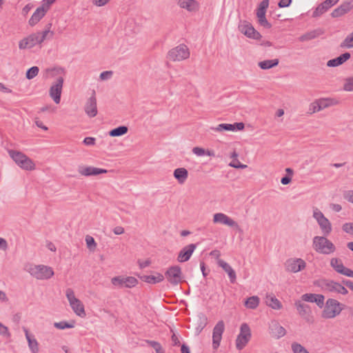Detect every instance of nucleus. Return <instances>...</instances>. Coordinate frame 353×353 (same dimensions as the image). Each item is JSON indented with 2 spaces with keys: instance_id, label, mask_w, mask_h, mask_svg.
<instances>
[{
  "instance_id": "1",
  "label": "nucleus",
  "mask_w": 353,
  "mask_h": 353,
  "mask_svg": "<svg viewBox=\"0 0 353 353\" xmlns=\"http://www.w3.org/2000/svg\"><path fill=\"white\" fill-rule=\"evenodd\" d=\"M313 249L318 253L328 255L335 252L336 247L327 236H316L312 239Z\"/></svg>"
},
{
  "instance_id": "2",
  "label": "nucleus",
  "mask_w": 353,
  "mask_h": 353,
  "mask_svg": "<svg viewBox=\"0 0 353 353\" xmlns=\"http://www.w3.org/2000/svg\"><path fill=\"white\" fill-rule=\"evenodd\" d=\"M48 31L37 32L30 34L28 37L21 39L19 43V48L21 50L32 48L37 44H41L47 39Z\"/></svg>"
},
{
  "instance_id": "3",
  "label": "nucleus",
  "mask_w": 353,
  "mask_h": 353,
  "mask_svg": "<svg viewBox=\"0 0 353 353\" xmlns=\"http://www.w3.org/2000/svg\"><path fill=\"white\" fill-rule=\"evenodd\" d=\"M8 154L12 159L22 169L26 170H33L35 164L28 157L21 152L9 150Z\"/></svg>"
},
{
  "instance_id": "4",
  "label": "nucleus",
  "mask_w": 353,
  "mask_h": 353,
  "mask_svg": "<svg viewBox=\"0 0 353 353\" xmlns=\"http://www.w3.org/2000/svg\"><path fill=\"white\" fill-rule=\"evenodd\" d=\"M343 304L334 299H328L322 312L323 319H334L343 310Z\"/></svg>"
},
{
  "instance_id": "5",
  "label": "nucleus",
  "mask_w": 353,
  "mask_h": 353,
  "mask_svg": "<svg viewBox=\"0 0 353 353\" xmlns=\"http://www.w3.org/2000/svg\"><path fill=\"white\" fill-rule=\"evenodd\" d=\"M27 271L31 276L40 280L48 279L54 275L52 268L44 265H30Z\"/></svg>"
},
{
  "instance_id": "6",
  "label": "nucleus",
  "mask_w": 353,
  "mask_h": 353,
  "mask_svg": "<svg viewBox=\"0 0 353 353\" xmlns=\"http://www.w3.org/2000/svg\"><path fill=\"white\" fill-rule=\"evenodd\" d=\"M318 286L325 291L336 292L343 295L348 293L347 290L340 283L332 280L321 279L318 281Z\"/></svg>"
},
{
  "instance_id": "7",
  "label": "nucleus",
  "mask_w": 353,
  "mask_h": 353,
  "mask_svg": "<svg viewBox=\"0 0 353 353\" xmlns=\"http://www.w3.org/2000/svg\"><path fill=\"white\" fill-rule=\"evenodd\" d=\"M65 295L74 312L77 316L81 317L85 316V312L84 305L79 299L76 298L73 290L68 288L65 292Z\"/></svg>"
},
{
  "instance_id": "8",
  "label": "nucleus",
  "mask_w": 353,
  "mask_h": 353,
  "mask_svg": "<svg viewBox=\"0 0 353 353\" xmlns=\"http://www.w3.org/2000/svg\"><path fill=\"white\" fill-rule=\"evenodd\" d=\"M252 336L251 330L249 325L244 323L241 325L240 333L236 339V347L239 350L243 349L250 341Z\"/></svg>"
},
{
  "instance_id": "9",
  "label": "nucleus",
  "mask_w": 353,
  "mask_h": 353,
  "mask_svg": "<svg viewBox=\"0 0 353 353\" xmlns=\"http://www.w3.org/2000/svg\"><path fill=\"white\" fill-rule=\"evenodd\" d=\"M189 57V49L184 44H181L168 52V57L173 61H180L188 59Z\"/></svg>"
},
{
  "instance_id": "10",
  "label": "nucleus",
  "mask_w": 353,
  "mask_h": 353,
  "mask_svg": "<svg viewBox=\"0 0 353 353\" xmlns=\"http://www.w3.org/2000/svg\"><path fill=\"white\" fill-rule=\"evenodd\" d=\"M313 217L316 220L324 236H328L332 232V224L323 214L316 209L314 210Z\"/></svg>"
},
{
  "instance_id": "11",
  "label": "nucleus",
  "mask_w": 353,
  "mask_h": 353,
  "mask_svg": "<svg viewBox=\"0 0 353 353\" xmlns=\"http://www.w3.org/2000/svg\"><path fill=\"white\" fill-rule=\"evenodd\" d=\"M165 276L172 285H177L183 279L181 268L179 265L170 267L165 272Z\"/></svg>"
},
{
  "instance_id": "12",
  "label": "nucleus",
  "mask_w": 353,
  "mask_h": 353,
  "mask_svg": "<svg viewBox=\"0 0 353 353\" xmlns=\"http://www.w3.org/2000/svg\"><path fill=\"white\" fill-rule=\"evenodd\" d=\"M239 30L242 34L250 39L259 40L261 38V34L254 28L250 23L246 21L240 23Z\"/></svg>"
},
{
  "instance_id": "13",
  "label": "nucleus",
  "mask_w": 353,
  "mask_h": 353,
  "mask_svg": "<svg viewBox=\"0 0 353 353\" xmlns=\"http://www.w3.org/2000/svg\"><path fill=\"white\" fill-rule=\"evenodd\" d=\"M112 283L119 288H131L134 287L137 283L138 281L133 276L124 277L122 276H114L111 280Z\"/></svg>"
},
{
  "instance_id": "14",
  "label": "nucleus",
  "mask_w": 353,
  "mask_h": 353,
  "mask_svg": "<svg viewBox=\"0 0 353 353\" xmlns=\"http://www.w3.org/2000/svg\"><path fill=\"white\" fill-rule=\"evenodd\" d=\"M305 267L306 263L302 259H289L285 263V270L290 272H299Z\"/></svg>"
},
{
  "instance_id": "15",
  "label": "nucleus",
  "mask_w": 353,
  "mask_h": 353,
  "mask_svg": "<svg viewBox=\"0 0 353 353\" xmlns=\"http://www.w3.org/2000/svg\"><path fill=\"white\" fill-rule=\"evenodd\" d=\"M63 78L59 77L50 88V96L55 103L59 104L61 101V95L63 84Z\"/></svg>"
},
{
  "instance_id": "16",
  "label": "nucleus",
  "mask_w": 353,
  "mask_h": 353,
  "mask_svg": "<svg viewBox=\"0 0 353 353\" xmlns=\"http://www.w3.org/2000/svg\"><path fill=\"white\" fill-rule=\"evenodd\" d=\"M225 330V324L223 321H219L214 327L212 332V346L214 349H217L220 345L222 339V334Z\"/></svg>"
},
{
  "instance_id": "17",
  "label": "nucleus",
  "mask_w": 353,
  "mask_h": 353,
  "mask_svg": "<svg viewBox=\"0 0 353 353\" xmlns=\"http://www.w3.org/2000/svg\"><path fill=\"white\" fill-rule=\"evenodd\" d=\"M84 110L90 118L94 117L97 114V99L94 90H93L92 96L87 100L84 106Z\"/></svg>"
},
{
  "instance_id": "18",
  "label": "nucleus",
  "mask_w": 353,
  "mask_h": 353,
  "mask_svg": "<svg viewBox=\"0 0 353 353\" xmlns=\"http://www.w3.org/2000/svg\"><path fill=\"white\" fill-rule=\"evenodd\" d=\"M196 248V244L191 243L181 249L179 252L177 257V261L180 263L188 261L195 249Z\"/></svg>"
},
{
  "instance_id": "19",
  "label": "nucleus",
  "mask_w": 353,
  "mask_h": 353,
  "mask_svg": "<svg viewBox=\"0 0 353 353\" xmlns=\"http://www.w3.org/2000/svg\"><path fill=\"white\" fill-rule=\"evenodd\" d=\"M301 299L303 301L316 303L320 308H322L324 305L325 296L323 294L306 293L302 295Z\"/></svg>"
},
{
  "instance_id": "20",
  "label": "nucleus",
  "mask_w": 353,
  "mask_h": 353,
  "mask_svg": "<svg viewBox=\"0 0 353 353\" xmlns=\"http://www.w3.org/2000/svg\"><path fill=\"white\" fill-rule=\"evenodd\" d=\"M49 10L43 6L37 8L29 19L28 23L30 26H34L46 15Z\"/></svg>"
},
{
  "instance_id": "21",
  "label": "nucleus",
  "mask_w": 353,
  "mask_h": 353,
  "mask_svg": "<svg viewBox=\"0 0 353 353\" xmlns=\"http://www.w3.org/2000/svg\"><path fill=\"white\" fill-rule=\"evenodd\" d=\"M213 221L214 223H222L230 227H239L236 221H234L233 219L228 216L226 214L221 212L216 213L214 214Z\"/></svg>"
},
{
  "instance_id": "22",
  "label": "nucleus",
  "mask_w": 353,
  "mask_h": 353,
  "mask_svg": "<svg viewBox=\"0 0 353 353\" xmlns=\"http://www.w3.org/2000/svg\"><path fill=\"white\" fill-rule=\"evenodd\" d=\"M79 172L81 175L88 176H96L100 174H105L108 172V170L105 169L88 166L79 168Z\"/></svg>"
},
{
  "instance_id": "23",
  "label": "nucleus",
  "mask_w": 353,
  "mask_h": 353,
  "mask_svg": "<svg viewBox=\"0 0 353 353\" xmlns=\"http://www.w3.org/2000/svg\"><path fill=\"white\" fill-rule=\"evenodd\" d=\"M352 8L351 2L346 1L343 3L341 6L335 8L331 13L333 18H336L344 15L347 13Z\"/></svg>"
},
{
  "instance_id": "24",
  "label": "nucleus",
  "mask_w": 353,
  "mask_h": 353,
  "mask_svg": "<svg viewBox=\"0 0 353 353\" xmlns=\"http://www.w3.org/2000/svg\"><path fill=\"white\" fill-rule=\"evenodd\" d=\"M217 263L228 274L230 283H234L236 280V275L233 268L227 262L222 259H219Z\"/></svg>"
},
{
  "instance_id": "25",
  "label": "nucleus",
  "mask_w": 353,
  "mask_h": 353,
  "mask_svg": "<svg viewBox=\"0 0 353 353\" xmlns=\"http://www.w3.org/2000/svg\"><path fill=\"white\" fill-rule=\"evenodd\" d=\"M351 54L350 52H345L336 58L329 60L327 62V66L330 68L337 67L342 65L349 59H350Z\"/></svg>"
},
{
  "instance_id": "26",
  "label": "nucleus",
  "mask_w": 353,
  "mask_h": 353,
  "mask_svg": "<svg viewBox=\"0 0 353 353\" xmlns=\"http://www.w3.org/2000/svg\"><path fill=\"white\" fill-rule=\"evenodd\" d=\"M23 330L25 332L26 338L27 339L28 347L32 353H38L39 352V343L34 338L33 336H31L29 333L28 328L26 327H23Z\"/></svg>"
},
{
  "instance_id": "27",
  "label": "nucleus",
  "mask_w": 353,
  "mask_h": 353,
  "mask_svg": "<svg viewBox=\"0 0 353 353\" xmlns=\"http://www.w3.org/2000/svg\"><path fill=\"white\" fill-rule=\"evenodd\" d=\"M139 278L141 281L150 284L159 283L164 280V276L159 272H155L154 275L139 276Z\"/></svg>"
},
{
  "instance_id": "28",
  "label": "nucleus",
  "mask_w": 353,
  "mask_h": 353,
  "mask_svg": "<svg viewBox=\"0 0 353 353\" xmlns=\"http://www.w3.org/2000/svg\"><path fill=\"white\" fill-rule=\"evenodd\" d=\"M179 6L189 12H196L199 10V3L195 0H179Z\"/></svg>"
},
{
  "instance_id": "29",
  "label": "nucleus",
  "mask_w": 353,
  "mask_h": 353,
  "mask_svg": "<svg viewBox=\"0 0 353 353\" xmlns=\"http://www.w3.org/2000/svg\"><path fill=\"white\" fill-rule=\"evenodd\" d=\"M270 328L272 335L276 339H280L286 334L285 329L276 321L272 323Z\"/></svg>"
},
{
  "instance_id": "30",
  "label": "nucleus",
  "mask_w": 353,
  "mask_h": 353,
  "mask_svg": "<svg viewBox=\"0 0 353 353\" xmlns=\"http://www.w3.org/2000/svg\"><path fill=\"white\" fill-rule=\"evenodd\" d=\"M173 175L180 184H183L188 179V172L184 168H179L174 170Z\"/></svg>"
},
{
  "instance_id": "31",
  "label": "nucleus",
  "mask_w": 353,
  "mask_h": 353,
  "mask_svg": "<svg viewBox=\"0 0 353 353\" xmlns=\"http://www.w3.org/2000/svg\"><path fill=\"white\" fill-rule=\"evenodd\" d=\"M279 60L278 59H268L259 62L258 65L262 70H268L279 65Z\"/></svg>"
},
{
  "instance_id": "32",
  "label": "nucleus",
  "mask_w": 353,
  "mask_h": 353,
  "mask_svg": "<svg viewBox=\"0 0 353 353\" xmlns=\"http://www.w3.org/2000/svg\"><path fill=\"white\" fill-rule=\"evenodd\" d=\"M330 266L339 274H341L343 272V270L345 269L341 259L339 258H332L330 260Z\"/></svg>"
},
{
  "instance_id": "33",
  "label": "nucleus",
  "mask_w": 353,
  "mask_h": 353,
  "mask_svg": "<svg viewBox=\"0 0 353 353\" xmlns=\"http://www.w3.org/2000/svg\"><path fill=\"white\" fill-rule=\"evenodd\" d=\"M295 305L298 312L301 316H305L311 312L309 305L302 303L301 301H296Z\"/></svg>"
},
{
  "instance_id": "34",
  "label": "nucleus",
  "mask_w": 353,
  "mask_h": 353,
  "mask_svg": "<svg viewBox=\"0 0 353 353\" xmlns=\"http://www.w3.org/2000/svg\"><path fill=\"white\" fill-rule=\"evenodd\" d=\"M265 302L268 306L274 310H279L282 307L281 302L274 296L268 295Z\"/></svg>"
},
{
  "instance_id": "35",
  "label": "nucleus",
  "mask_w": 353,
  "mask_h": 353,
  "mask_svg": "<svg viewBox=\"0 0 353 353\" xmlns=\"http://www.w3.org/2000/svg\"><path fill=\"white\" fill-rule=\"evenodd\" d=\"M259 302L260 299L257 296H252L245 301L244 305L248 309L254 310L259 306Z\"/></svg>"
},
{
  "instance_id": "36",
  "label": "nucleus",
  "mask_w": 353,
  "mask_h": 353,
  "mask_svg": "<svg viewBox=\"0 0 353 353\" xmlns=\"http://www.w3.org/2000/svg\"><path fill=\"white\" fill-rule=\"evenodd\" d=\"M128 131V128L125 125H120L111 130L109 132V135L112 137H120L125 134Z\"/></svg>"
},
{
  "instance_id": "37",
  "label": "nucleus",
  "mask_w": 353,
  "mask_h": 353,
  "mask_svg": "<svg viewBox=\"0 0 353 353\" xmlns=\"http://www.w3.org/2000/svg\"><path fill=\"white\" fill-rule=\"evenodd\" d=\"M269 6V0H262L256 9L257 17L265 16L266 10Z\"/></svg>"
},
{
  "instance_id": "38",
  "label": "nucleus",
  "mask_w": 353,
  "mask_h": 353,
  "mask_svg": "<svg viewBox=\"0 0 353 353\" xmlns=\"http://www.w3.org/2000/svg\"><path fill=\"white\" fill-rule=\"evenodd\" d=\"M210 129L216 132L234 131V125L231 123H221L216 127H211Z\"/></svg>"
},
{
  "instance_id": "39",
  "label": "nucleus",
  "mask_w": 353,
  "mask_h": 353,
  "mask_svg": "<svg viewBox=\"0 0 353 353\" xmlns=\"http://www.w3.org/2000/svg\"><path fill=\"white\" fill-rule=\"evenodd\" d=\"M340 47L347 48H353V32L346 37V38L340 44Z\"/></svg>"
},
{
  "instance_id": "40",
  "label": "nucleus",
  "mask_w": 353,
  "mask_h": 353,
  "mask_svg": "<svg viewBox=\"0 0 353 353\" xmlns=\"http://www.w3.org/2000/svg\"><path fill=\"white\" fill-rule=\"evenodd\" d=\"M198 316L199 321L196 330L200 332L206 326L208 319L205 315L202 313L199 314Z\"/></svg>"
},
{
  "instance_id": "41",
  "label": "nucleus",
  "mask_w": 353,
  "mask_h": 353,
  "mask_svg": "<svg viewBox=\"0 0 353 353\" xmlns=\"http://www.w3.org/2000/svg\"><path fill=\"white\" fill-rule=\"evenodd\" d=\"M54 326L59 330H64L66 328H72L74 326V323H68L67 321L55 322Z\"/></svg>"
},
{
  "instance_id": "42",
  "label": "nucleus",
  "mask_w": 353,
  "mask_h": 353,
  "mask_svg": "<svg viewBox=\"0 0 353 353\" xmlns=\"http://www.w3.org/2000/svg\"><path fill=\"white\" fill-rule=\"evenodd\" d=\"M39 71V69L37 66H32L27 70L26 77L28 79H32L38 74Z\"/></svg>"
},
{
  "instance_id": "43",
  "label": "nucleus",
  "mask_w": 353,
  "mask_h": 353,
  "mask_svg": "<svg viewBox=\"0 0 353 353\" xmlns=\"http://www.w3.org/2000/svg\"><path fill=\"white\" fill-rule=\"evenodd\" d=\"M292 350L294 353H309L303 345L296 342L292 344Z\"/></svg>"
},
{
  "instance_id": "44",
  "label": "nucleus",
  "mask_w": 353,
  "mask_h": 353,
  "mask_svg": "<svg viewBox=\"0 0 353 353\" xmlns=\"http://www.w3.org/2000/svg\"><path fill=\"white\" fill-rule=\"evenodd\" d=\"M319 35V34L317 33V30L310 32H307V33L302 35L300 37V41H307V40H311V39H315Z\"/></svg>"
},
{
  "instance_id": "45",
  "label": "nucleus",
  "mask_w": 353,
  "mask_h": 353,
  "mask_svg": "<svg viewBox=\"0 0 353 353\" xmlns=\"http://www.w3.org/2000/svg\"><path fill=\"white\" fill-rule=\"evenodd\" d=\"M343 90L347 92L353 91V77L345 79Z\"/></svg>"
},
{
  "instance_id": "46",
  "label": "nucleus",
  "mask_w": 353,
  "mask_h": 353,
  "mask_svg": "<svg viewBox=\"0 0 353 353\" xmlns=\"http://www.w3.org/2000/svg\"><path fill=\"white\" fill-rule=\"evenodd\" d=\"M327 10L321 3H320L312 13L313 17H318L322 15L323 13L327 12Z\"/></svg>"
},
{
  "instance_id": "47",
  "label": "nucleus",
  "mask_w": 353,
  "mask_h": 353,
  "mask_svg": "<svg viewBox=\"0 0 353 353\" xmlns=\"http://www.w3.org/2000/svg\"><path fill=\"white\" fill-rule=\"evenodd\" d=\"M229 165L232 168H247V165L242 164L237 159H233L230 163Z\"/></svg>"
},
{
  "instance_id": "48",
  "label": "nucleus",
  "mask_w": 353,
  "mask_h": 353,
  "mask_svg": "<svg viewBox=\"0 0 353 353\" xmlns=\"http://www.w3.org/2000/svg\"><path fill=\"white\" fill-rule=\"evenodd\" d=\"M259 23L265 28H270L272 27V24L268 22V21L266 19L265 16L259 17Z\"/></svg>"
},
{
  "instance_id": "49",
  "label": "nucleus",
  "mask_w": 353,
  "mask_h": 353,
  "mask_svg": "<svg viewBox=\"0 0 353 353\" xmlns=\"http://www.w3.org/2000/svg\"><path fill=\"white\" fill-rule=\"evenodd\" d=\"M85 241H86L88 248L90 250L92 248H94L97 245L94 239H93V237H92L90 236H86Z\"/></svg>"
},
{
  "instance_id": "50",
  "label": "nucleus",
  "mask_w": 353,
  "mask_h": 353,
  "mask_svg": "<svg viewBox=\"0 0 353 353\" xmlns=\"http://www.w3.org/2000/svg\"><path fill=\"white\" fill-rule=\"evenodd\" d=\"M320 110H321V108H320L316 101H315L314 102L312 103L310 105L309 111H310V114L314 113L316 112H319Z\"/></svg>"
},
{
  "instance_id": "51",
  "label": "nucleus",
  "mask_w": 353,
  "mask_h": 353,
  "mask_svg": "<svg viewBox=\"0 0 353 353\" xmlns=\"http://www.w3.org/2000/svg\"><path fill=\"white\" fill-rule=\"evenodd\" d=\"M342 228L346 233L353 234V223H346L343 225Z\"/></svg>"
},
{
  "instance_id": "52",
  "label": "nucleus",
  "mask_w": 353,
  "mask_h": 353,
  "mask_svg": "<svg viewBox=\"0 0 353 353\" xmlns=\"http://www.w3.org/2000/svg\"><path fill=\"white\" fill-rule=\"evenodd\" d=\"M95 141H96L95 138L91 137H87L84 138V139L83 141V143L88 146H92V145H95Z\"/></svg>"
},
{
  "instance_id": "53",
  "label": "nucleus",
  "mask_w": 353,
  "mask_h": 353,
  "mask_svg": "<svg viewBox=\"0 0 353 353\" xmlns=\"http://www.w3.org/2000/svg\"><path fill=\"white\" fill-rule=\"evenodd\" d=\"M316 101L321 108V110L329 107V104L327 103V98L326 99H321L316 100Z\"/></svg>"
},
{
  "instance_id": "54",
  "label": "nucleus",
  "mask_w": 353,
  "mask_h": 353,
  "mask_svg": "<svg viewBox=\"0 0 353 353\" xmlns=\"http://www.w3.org/2000/svg\"><path fill=\"white\" fill-rule=\"evenodd\" d=\"M344 198L353 203V190H347L343 193Z\"/></svg>"
},
{
  "instance_id": "55",
  "label": "nucleus",
  "mask_w": 353,
  "mask_h": 353,
  "mask_svg": "<svg viewBox=\"0 0 353 353\" xmlns=\"http://www.w3.org/2000/svg\"><path fill=\"white\" fill-rule=\"evenodd\" d=\"M112 75V71H104V72H102L101 74H100V79L101 80H107V79H109Z\"/></svg>"
},
{
  "instance_id": "56",
  "label": "nucleus",
  "mask_w": 353,
  "mask_h": 353,
  "mask_svg": "<svg viewBox=\"0 0 353 353\" xmlns=\"http://www.w3.org/2000/svg\"><path fill=\"white\" fill-rule=\"evenodd\" d=\"M192 152L194 154H195L197 156H203L205 154V151L203 148H199V147H194L192 149Z\"/></svg>"
},
{
  "instance_id": "57",
  "label": "nucleus",
  "mask_w": 353,
  "mask_h": 353,
  "mask_svg": "<svg viewBox=\"0 0 353 353\" xmlns=\"http://www.w3.org/2000/svg\"><path fill=\"white\" fill-rule=\"evenodd\" d=\"M33 7L34 6L32 3H28L27 5H26L22 9V14L23 16H26L28 14V12L32 9Z\"/></svg>"
},
{
  "instance_id": "58",
  "label": "nucleus",
  "mask_w": 353,
  "mask_h": 353,
  "mask_svg": "<svg viewBox=\"0 0 353 353\" xmlns=\"http://www.w3.org/2000/svg\"><path fill=\"white\" fill-rule=\"evenodd\" d=\"M51 27H52V23H48L46 26V29L43 30V31H48L47 39H52L53 37V34H54V32L50 31Z\"/></svg>"
},
{
  "instance_id": "59",
  "label": "nucleus",
  "mask_w": 353,
  "mask_h": 353,
  "mask_svg": "<svg viewBox=\"0 0 353 353\" xmlns=\"http://www.w3.org/2000/svg\"><path fill=\"white\" fill-rule=\"evenodd\" d=\"M292 0H280L278 3L279 8H287L290 6Z\"/></svg>"
},
{
  "instance_id": "60",
  "label": "nucleus",
  "mask_w": 353,
  "mask_h": 353,
  "mask_svg": "<svg viewBox=\"0 0 353 353\" xmlns=\"http://www.w3.org/2000/svg\"><path fill=\"white\" fill-rule=\"evenodd\" d=\"M341 283L347 288H349L351 290L353 291V281L347 279H343L341 281Z\"/></svg>"
},
{
  "instance_id": "61",
  "label": "nucleus",
  "mask_w": 353,
  "mask_h": 353,
  "mask_svg": "<svg viewBox=\"0 0 353 353\" xmlns=\"http://www.w3.org/2000/svg\"><path fill=\"white\" fill-rule=\"evenodd\" d=\"M138 263H139L140 268L143 269V268H145L149 266L151 263V261L150 260H145L143 261L139 260Z\"/></svg>"
},
{
  "instance_id": "62",
  "label": "nucleus",
  "mask_w": 353,
  "mask_h": 353,
  "mask_svg": "<svg viewBox=\"0 0 353 353\" xmlns=\"http://www.w3.org/2000/svg\"><path fill=\"white\" fill-rule=\"evenodd\" d=\"M232 125H234V131L242 130L245 128V125L243 122L234 123L232 124Z\"/></svg>"
},
{
  "instance_id": "63",
  "label": "nucleus",
  "mask_w": 353,
  "mask_h": 353,
  "mask_svg": "<svg viewBox=\"0 0 353 353\" xmlns=\"http://www.w3.org/2000/svg\"><path fill=\"white\" fill-rule=\"evenodd\" d=\"M291 181H292V177L290 176L285 175L281 178V183L283 185H288L291 182Z\"/></svg>"
},
{
  "instance_id": "64",
  "label": "nucleus",
  "mask_w": 353,
  "mask_h": 353,
  "mask_svg": "<svg viewBox=\"0 0 353 353\" xmlns=\"http://www.w3.org/2000/svg\"><path fill=\"white\" fill-rule=\"evenodd\" d=\"M341 274L353 278V270H350V268H345V269L343 270V272L341 273Z\"/></svg>"
}]
</instances>
